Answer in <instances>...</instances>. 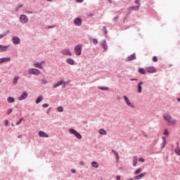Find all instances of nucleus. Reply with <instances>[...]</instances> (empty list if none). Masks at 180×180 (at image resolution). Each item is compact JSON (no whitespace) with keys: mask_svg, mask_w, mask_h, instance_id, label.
Instances as JSON below:
<instances>
[{"mask_svg":"<svg viewBox=\"0 0 180 180\" xmlns=\"http://www.w3.org/2000/svg\"><path fill=\"white\" fill-rule=\"evenodd\" d=\"M5 36H6V34H1L0 39H2V37H5Z\"/></svg>","mask_w":180,"mask_h":180,"instance_id":"a18cd8bd","label":"nucleus"},{"mask_svg":"<svg viewBox=\"0 0 180 180\" xmlns=\"http://www.w3.org/2000/svg\"><path fill=\"white\" fill-rule=\"evenodd\" d=\"M139 161L140 162H144L146 161V160H144V158H139Z\"/></svg>","mask_w":180,"mask_h":180,"instance_id":"a19ab883","label":"nucleus"},{"mask_svg":"<svg viewBox=\"0 0 180 180\" xmlns=\"http://www.w3.org/2000/svg\"><path fill=\"white\" fill-rule=\"evenodd\" d=\"M22 6H23V5H22V4L20 5V6H18V8H16V10H15L16 12H18V11H19V8H22Z\"/></svg>","mask_w":180,"mask_h":180,"instance_id":"de8ad7c7","label":"nucleus"},{"mask_svg":"<svg viewBox=\"0 0 180 180\" xmlns=\"http://www.w3.org/2000/svg\"><path fill=\"white\" fill-rule=\"evenodd\" d=\"M143 169L141 168H139L137 169L135 172H134V175H139V174H140V172H142Z\"/></svg>","mask_w":180,"mask_h":180,"instance_id":"cd10ccee","label":"nucleus"},{"mask_svg":"<svg viewBox=\"0 0 180 180\" xmlns=\"http://www.w3.org/2000/svg\"><path fill=\"white\" fill-rule=\"evenodd\" d=\"M61 84H63V82H61V81H60L57 84H53V88H57L58 86H60V85H61Z\"/></svg>","mask_w":180,"mask_h":180,"instance_id":"7c9ffc66","label":"nucleus"},{"mask_svg":"<svg viewBox=\"0 0 180 180\" xmlns=\"http://www.w3.org/2000/svg\"><path fill=\"white\" fill-rule=\"evenodd\" d=\"M66 63L70 65H74V64L75 63V61L72 58H68L66 59Z\"/></svg>","mask_w":180,"mask_h":180,"instance_id":"4468645a","label":"nucleus"},{"mask_svg":"<svg viewBox=\"0 0 180 180\" xmlns=\"http://www.w3.org/2000/svg\"><path fill=\"white\" fill-rule=\"evenodd\" d=\"M4 124H5V126H8V124H9V121L8 120H5Z\"/></svg>","mask_w":180,"mask_h":180,"instance_id":"79ce46f5","label":"nucleus"},{"mask_svg":"<svg viewBox=\"0 0 180 180\" xmlns=\"http://www.w3.org/2000/svg\"><path fill=\"white\" fill-rule=\"evenodd\" d=\"M8 47H9V46L0 45V51H1V53H4V52L6 51V50H8Z\"/></svg>","mask_w":180,"mask_h":180,"instance_id":"2eb2a0df","label":"nucleus"},{"mask_svg":"<svg viewBox=\"0 0 180 180\" xmlns=\"http://www.w3.org/2000/svg\"><path fill=\"white\" fill-rule=\"evenodd\" d=\"M112 153H113L115 154V155L116 157V160L117 161H119V153H117V152H116V150H112Z\"/></svg>","mask_w":180,"mask_h":180,"instance_id":"bb28decb","label":"nucleus"},{"mask_svg":"<svg viewBox=\"0 0 180 180\" xmlns=\"http://www.w3.org/2000/svg\"><path fill=\"white\" fill-rule=\"evenodd\" d=\"M18 79H19V77H14L13 80V84H18Z\"/></svg>","mask_w":180,"mask_h":180,"instance_id":"c9c22d12","label":"nucleus"},{"mask_svg":"<svg viewBox=\"0 0 180 180\" xmlns=\"http://www.w3.org/2000/svg\"><path fill=\"white\" fill-rule=\"evenodd\" d=\"M163 119L167 122L169 126H175L176 124V120H173L169 115H164Z\"/></svg>","mask_w":180,"mask_h":180,"instance_id":"f257e3e1","label":"nucleus"},{"mask_svg":"<svg viewBox=\"0 0 180 180\" xmlns=\"http://www.w3.org/2000/svg\"><path fill=\"white\" fill-rule=\"evenodd\" d=\"M146 175H147V173L143 172V173H141V174H139V175L135 176L134 177V179L135 180L141 179V178H144V176H146Z\"/></svg>","mask_w":180,"mask_h":180,"instance_id":"9b49d317","label":"nucleus"},{"mask_svg":"<svg viewBox=\"0 0 180 180\" xmlns=\"http://www.w3.org/2000/svg\"><path fill=\"white\" fill-rule=\"evenodd\" d=\"M41 101H43V96H39L37 99L35 103L37 104L40 103V102H41Z\"/></svg>","mask_w":180,"mask_h":180,"instance_id":"5701e85b","label":"nucleus"},{"mask_svg":"<svg viewBox=\"0 0 180 180\" xmlns=\"http://www.w3.org/2000/svg\"><path fill=\"white\" fill-rule=\"evenodd\" d=\"M137 161H139V158H137V156H134L132 160L133 167H136L137 165Z\"/></svg>","mask_w":180,"mask_h":180,"instance_id":"f3484780","label":"nucleus"},{"mask_svg":"<svg viewBox=\"0 0 180 180\" xmlns=\"http://www.w3.org/2000/svg\"><path fill=\"white\" fill-rule=\"evenodd\" d=\"M38 134H39V137H45V138L49 137L48 134H46V132H44L43 131H39Z\"/></svg>","mask_w":180,"mask_h":180,"instance_id":"dca6fc26","label":"nucleus"},{"mask_svg":"<svg viewBox=\"0 0 180 180\" xmlns=\"http://www.w3.org/2000/svg\"><path fill=\"white\" fill-rule=\"evenodd\" d=\"M11 126H13H13H15V124H11Z\"/></svg>","mask_w":180,"mask_h":180,"instance_id":"e2e57ef3","label":"nucleus"},{"mask_svg":"<svg viewBox=\"0 0 180 180\" xmlns=\"http://www.w3.org/2000/svg\"><path fill=\"white\" fill-rule=\"evenodd\" d=\"M123 98L128 106H129L130 108H134V105L130 103V100L129 99V98H127V96H124Z\"/></svg>","mask_w":180,"mask_h":180,"instance_id":"6e6552de","label":"nucleus"},{"mask_svg":"<svg viewBox=\"0 0 180 180\" xmlns=\"http://www.w3.org/2000/svg\"><path fill=\"white\" fill-rule=\"evenodd\" d=\"M163 134H164L165 136H168V134H169L168 129H165V133H163Z\"/></svg>","mask_w":180,"mask_h":180,"instance_id":"37998d69","label":"nucleus"},{"mask_svg":"<svg viewBox=\"0 0 180 180\" xmlns=\"http://www.w3.org/2000/svg\"><path fill=\"white\" fill-rule=\"evenodd\" d=\"M140 9V6H129L128 8V11H129V13L131 12V11H139Z\"/></svg>","mask_w":180,"mask_h":180,"instance_id":"9d476101","label":"nucleus"},{"mask_svg":"<svg viewBox=\"0 0 180 180\" xmlns=\"http://www.w3.org/2000/svg\"><path fill=\"white\" fill-rule=\"evenodd\" d=\"M91 166H92L94 168H98V167H99V165H98V162H91Z\"/></svg>","mask_w":180,"mask_h":180,"instance_id":"a878e982","label":"nucleus"},{"mask_svg":"<svg viewBox=\"0 0 180 180\" xmlns=\"http://www.w3.org/2000/svg\"><path fill=\"white\" fill-rule=\"evenodd\" d=\"M53 27H56V26H54V25L53 26H49L48 29H53Z\"/></svg>","mask_w":180,"mask_h":180,"instance_id":"8fccbe9b","label":"nucleus"},{"mask_svg":"<svg viewBox=\"0 0 180 180\" xmlns=\"http://www.w3.org/2000/svg\"><path fill=\"white\" fill-rule=\"evenodd\" d=\"M46 61L42 60L41 63H39V64H41V66L43 65V64H45Z\"/></svg>","mask_w":180,"mask_h":180,"instance_id":"09e8293b","label":"nucleus"},{"mask_svg":"<svg viewBox=\"0 0 180 180\" xmlns=\"http://www.w3.org/2000/svg\"><path fill=\"white\" fill-rule=\"evenodd\" d=\"M29 74H32L33 75H40L41 72L39 69H30L28 71Z\"/></svg>","mask_w":180,"mask_h":180,"instance_id":"423d86ee","label":"nucleus"},{"mask_svg":"<svg viewBox=\"0 0 180 180\" xmlns=\"http://www.w3.org/2000/svg\"><path fill=\"white\" fill-rule=\"evenodd\" d=\"M26 13H33V12H32V11H27Z\"/></svg>","mask_w":180,"mask_h":180,"instance_id":"6e6d98bb","label":"nucleus"},{"mask_svg":"<svg viewBox=\"0 0 180 180\" xmlns=\"http://www.w3.org/2000/svg\"><path fill=\"white\" fill-rule=\"evenodd\" d=\"M131 81H137L136 79H131Z\"/></svg>","mask_w":180,"mask_h":180,"instance_id":"4d7b16f0","label":"nucleus"},{"mask_svg":"<svg viewBox=\"0 0 180 180\" xmlns=\"http://www.w3.org/2000/svg\"><path fill=\"white\" fill-rule=\"evenodd\" d=\"M117 180H120V176H117L116 178Z\"/></svg>","mask_w":180,"mask_h":180,"instance_id":"5fc2aeb1","label":"nucleus"},{"mask_svg":"<svg viewBox=\"0 0 180 180\" xmlns=\"http://www.w3.org/2000/svg\"><path fill=\"white\" fill-rule=\"evenodd\" d=\"M75 26H81L82 25V19L81 18H77L74 20Z\"/></svg>","mask_w":180,"mask_h":180,"instance_id":"1a4fd4ad","label":"nucleus"},{"mask_svg":"<svg viewBox=\"0 0 180 180\" xmlns=\"http://www.w3.org/2000/svg\"><path fill=\"white\" fill-rule=\"evenodd\" d=\"M82 53V45H77L75 48V53L76 56H81Z\"/></svg>","mask_w":180,"mask_h":180,"instance_id":"7ed1b4c3","label":"nucleus"},{"mask_svg":"<svg viewBox=\"0 0 180 180\" xmlns=\"http://www.w3.org/2000/svg\"><path fill=\"white\" fill-rule=\"evenodd\" d=\"M129 180H134V179H129Z\"/></svg>","mask_w":180,"mask_h":180,"instance_id":"0e129e2a","label":"nucleus"},{"mask_svg":"<svg viewBox=\"0 0 180 180\" xmlns=\"http://www.w3.org/2000/svg\"><path fill=\"white\" fill-rule=\"evenodd\" d=\"M176 154H177V155H180V148L179 146H177V148H175L174 150Z\"/></svg>","mask_w":180,"mask_h":180,"instance_id":"c85d7f7f","label":"nucleus"},{"mask_svg":"<svg viewBox=\"0 0 180 180\" xmlns=\"http://www.w3.org/2000/svg\"><path fill=\"white\" fill-rule=\"evenodd\" d=\"M43 108H49V104L47 103H45V104H43Z\"/></svg>","mask_w":180,"mask_h":180,"instance_id":"49530a36","label":"nucleus"},{"mask_svg":"<svg viewBox=\"0 0 180 180\" xmlns=\"http://www.w3.org/2000/svg\"><path fill=\"white\" fill-rule=\"evenodd\" d=\"M110 4H112V0H108Z\"/></svg>","mask_w":180,"mask_h":180,"instance_id":"bf43d9fd","label":"nucleus"},{"mask_svg":"<svg viewBox=\"0 0 180 180\" xmlns=\"http://www.w3.org/2000/svg\"><path fill=\"white\" fill-rule=\"evenodd\" d=\"M165 144H167V141L165 140V137L162 136V148L163 147H165Z\"/></svg>","mask_w":180,"mask_h":180,"instance_id":"2f4dec72","label":"nucleus"},{"mask_svg":"<svg viewBox=\"0 0 180 180\" xmlns=\"http://www.w3.org/2000/svg\"><path fill=\"white\" fill-rule=\"evenodd\" d=\"M69 131L71 134H74V136H75V137L79 140H81V139H82V136L80 135V134L78 131H77V130L74 129H70Z\"/></svg>","mask_w":180,"mask_h":180,"instance_id":"f03ea898","label":"nucleus"},{"mask_svg":"<svg viewBox=\"0 0 180 180\" xmlns=\"http://www.w3.org/2000/svg\"><path fill=\"white\" fill-rule=\"evenodd\" d=\"M6 61H11V58H0V64H2V63H6Z\"/></svg>","mask_w":180,"mask_h":180,"instance_id":"6ab92c4d","label":"nucleus"},{"mask_svg":"<svg viewBox=\"0 0 180 180\" xmlns=\"http://www.w3.org/2000/svg\"><path fill=\"white\" fill-rule=\"evenodd\" d=\"M13 44H19L20 43V38L18 37H14L12 39Z\"/></svg>","mask_w":180,"mask_h":180,"instance_id":"ddd939ff","label":"nucleus"},{"mask_svg":"<svg viewBox=\"0 0 180 180\" xmlns=\"http://www.w3.org/2000/svg\"><path fill=\"white\" fill-rule=\"evenodd\" d=\"M61 54H63V56H69L70 57H71V56H72V53H71V51L69 49H63L61 51Z\"/></svg>","mask_w":180,"mask_h":180,"instance_id":"20e7f679","label":"nucleus"},{"mask_svg":"<svg viewBox=\"0 0 180 180\" xmlns=\"http://www.w3.org/2000/svg\"><path fill=\"white\" fill-rule=\"evenodd\" d=\"M22 137V135H20L18 136V139H20Z\"/></svg>","mask_w":180,"mask_h":180,"instance_id":"13d9d810","label":"nucleus"},{"mask_svg":"<svg viewBox=\"0 0 180 180\" xmlns=\"http://www.w3.org/2000/svg\"><path fill=\"white\" fill-rule=\"evenodd\" d=\"M20 22L22 24L27 23L29 22V18L26 15H21L20 16Z\"/></svg>","mask_w":180,"mask_h":180,"instance_id":"39448f33","label":"nucleus"},{"mask_svg":"<svg viewBox=\"0 0 180 180\" xmlns=\"http://www.w3.org/2000/svg\"><path fill=\"white\" fill-rule=\"evenodd\" d=\"M22 121L23 118L20 119L19 121L16 122V126H19V124H20V123H22Z\"/></svg>","mask_w":180,"mask_h":180,"instance_id":"4c0bfd02","label":"nucleus"},{"mask_svg":"<svg viewBox=\"0 0 180 180\" xmlns=\"http://www.w3.org/2000/svg\"><path fill=\"white\" fill-rule=\"evenodd\" d=\"M93 43H94V44H95V46H96V44H98V39H94Z\"/></svg>","mask_w":180,"mask_h":180,"instance_id":"ea45409f","label":"nucleus"},{"mask_svg":"<svg viewBox=\"0 0 180 180\" xmlns=\"http://www.w3.org/2000/svg\"><path fill=\"white\" fill-rule=\"evenodd\" d=\"M99 134H101L102 136H106L107 133L106 131L103 129H101L98 131Z\"/></svg>","mask_w":180,"mask_h":180,"instance_id":"4be33fe9","label":"nucleus"},{"mask_svg":"<svg viewBox=\"0 0 180 180\" xmlns=\"http://www.w3.org/2000/svg\"><path fill=\"white\" fill-rule=\"evenodd\" d=\"M133 60H136V54H132L130 56H129L127 58V61H131Z\"/></svg>","mask_w":180,"mask_h":180,"instance_id":"a211bd4d","label":"nucleus"},{"mask_svg":"<svg viewBox=\"0 0 180 180\" xmlns=\"http://www.w3.org/2000/svg\"><path fill=\"white\" fill-rule=\"evenodd\" d=\"M146 72L148 74H154V72H157V69L155 67H148L146 69Z\"/></svg>","mask_w":180,"mask_h":180,"instance_id":"0eeeda50","label":"nucleus"},{"mask_svg":"<svg viewBox=\"0 0 180 180\" xmlns=\"http://www.w3.org/2000/svg\"><path fill=\"white\" fill-rule=\"evenodd\" d=\"M152 61H153V63H157L158 61V58H157V56H153L152 58Z\"/></svg>","mask_w":180,"mask_h":180,"instance_id":"72a5a7b5","label":"nucleus"},{"mask_svg":"<svg viewBox=\"0 0 180 180\" xmlns=\"http://www.w3.org/2000/svg\"><path fill=\"white\" fill-rule=\"evenodd\" d=\"M102 47L104 49V50H108V45L106 44V41H105V42L102 44Z\"/></svg>","mask_w":180,"mask_h":180,"instance_id":"473e14b6","label":"nucleus"},{"mask_svg":"<svg viewBox=\"0 0 180 180\" xmlns=\"http://www.w3.org/2000/svg\"><path fill=\"white\" fill-rule=\"evenodd\" d=\"M27 98V92L23 91L21 96L18 98V101H23Z\"/></svg>","mask_w":180,"mask_h":180,"instance_id":"f8f14e48","label":"nucleus"},{"mask_svg":"<svg viewBox=\"0 0 180 180\" xmlns=\"http://www.w3.org/2000/svg\"><path fill=\"white\" fill-rule=\"evenodd\" d=\"M99 89H101V91H109L108 87H98Z\"/></svg>","mask_w":180,"mask_h":180,"instance_id":"f704fd0d","label":"nucleus"},{"mask_svg":"<svg viewBox=\"0 0 180 180\" xmlns=\"http://www.w3.org/2000/svg\"><path fill=\"white\" fill-rule=\"evenodd\" d=\"M146 72H147V70H144V68H139V74L144 75V74H146Z\"/></svg>","mask_w":180,"mask_h":180,"instance_id":"b1692460","label":"nucleus"},{"mask_svg":"<svg viewBox=\"0 0 180 180\" xmlns=\"http://www.w3.org/2000/svg\"><path fill=\"white\" fill-rule=\"evenodd\" d=\"M0 82H1V79H0Z\"/></svg>","mask_w":180,"mask_h":180,"instance_id":"69168bd1","label":"nucleus"},{"mask_svg":"<svg viewBox=\"0 0 180 180\" xmlns=\"http://www.w3.org/2000/svg\"><path fill=\"white\" fill-rule=\"evenodd\" d=\"M57 110L58 112H64V108L63 107H58Z\"/></svg>","mask_w":180,"mask_h":180,"instance_id":"e433bc0d","label":"nucleus"},{"mask_svg":"<svg viewBox=\"0 0 180 180\" xmlns=\"http://www.w3.org/2000/svg\"><path fill=\"white\" fill-rule=\"evenodd\" d=\"M13 109L12 108H10L7 110V115H11L13 112Z\"/></svg>","mask_w":180,"mask_h":180,"instance_id":"58836bf2","label":"nucleus"},{"mask_svg":"<svg viewBox=\"0 0 180 180\" xmlns=\"http://www.w3.org/2000/svg\"><path fill=\"white\" fill-rule=\"evenodd\" d=\"M60 82H62L61 85H62V88H65V86L68 85V82H64V81H60Z\"/></svg>","mask_w":180,"mask_h":180,"instance_id":"c756f323","label":"nucleus"},{"mask_svg":"<svg viewBox=\"0 0 180 180\" xmlns=\"http://www.w3.org/2000/svg\"><path fill=\"white\" fill-rule=\"evenodd\" d=\"M72 174H75L76 170L73 169H72Z\"/></svg>","mask_w":180,"mask_h":180,"instance_id":"603ef678","label":"nucleus"},{"mask_svg":"<svg viewBox=\"0 0 180 180\" xmlns=\"http://www.w3.org/2000/svg\"><path fill=\"white\" fill-rule=\"evenodd\" d=\"M7 101L8 102V103H13V102H15V98L13 97H8L7 98Z\"/></svg>","mask_w":180,"mask_h":180,"instance_id":"393cba45","label":"nucleus"},{"mask_svg":"<svg viewBox=\"0 0 180 180\" xmlns=\"http://www.w3.org/2000/svg\"><path fill=\"white\" fill-rule=\"evenodd\" d=\"M77 2H84V0H76Z\"/></svg>","mask_w":180,"mask_h":180,"instance_id":"864d4df0","label":"nucleus"},{"mask_svg":"<svg viewBox=\"0 0 180 180\" xmlns=\"http://www.w3.org/2000/svg\"><path fill=\"white\" fill-rule=\"evenodd\" d=\"M143 82H141L139 83V84L137 85V88H138V94H141V85H143Z\"/></svg>","mask_w":180,"mask_h":180,"instance_id":"aec40b11","label":"nucleus"},{"mask_svg":"<svg viewBox=\"0 0 180 180\" xmlns=\"http://www.w3.org/2000/svg\"><path fill=\"white\" fill-rule=\"evenodd\" d=\"M135 4L137 5H141L140 0H135Z\"/></svg>","mask_w":180,"mask_h":180,"instance_id":"c03bdc74","label":"nucleus"},{"mask_svg":"<svg viewBox=\"0 0 180 180\" xmlns=\"http://www.w3.org/2000/svg\"><path fill=\"white\" fill-rule=\"evenodd\" d=\"M34 66L35 67V68H39V70H42L43 69V66L40 64V63H34Z\"/></svg>","mask_w":180,"mask_h":180,"instance_id":"412c9836","label":"nucleus"},{"mask_svg":"<svg viewBox=\"0 0 180 180\" xmlns=\"http://www.w3.org/2000/svg\"><path fill=\"white\" fill-rule=\"evenodd\" d=\"M177 101H178V102H180V98H177Z\"/></svg>","mask_w":180,"mask_h":180,"instance_id":"680f3d73","label":"nucleus"},{"mask_svg":"<svg viewBox=\"0 0 180 180\" xmlns=\"http://www.w3.org/2000/svg\"><path fill=\"white\" fill-rule=\"evenodd\" d=\"M103 30L105 31V33L106 34V33H108V32H106V27H103Z\"/></svg>","mask_w":180,"mask_h":180,"instance_id":"3c124183","label":"nucleus"},{"mask_svg":"<svg viewBox=\"0 0 180 180\" xmlns=\"http://www.w3.org/2000/svg\"><path fill=\"white\" fill-rule=\"evenodd\" d=\"M48 2H51L53 0H46Z\"/></svg>","mask_w":180,"mask_h":180,"instance_id":"052dcab7","label":"nucleus"}]
</instances>
